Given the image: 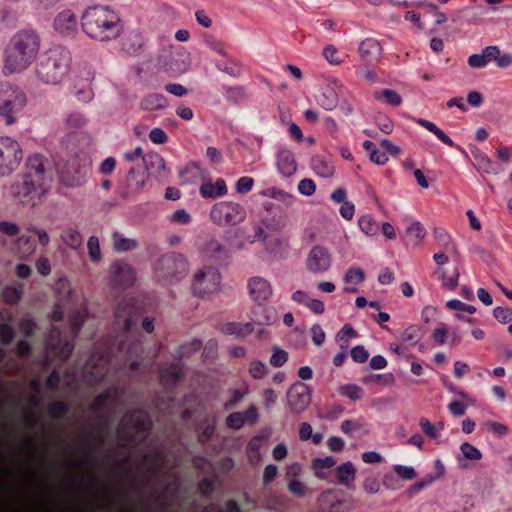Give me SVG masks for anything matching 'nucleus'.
Instances as JSON below:
<instances>
[{"label": "nucleus", "instance_id": "f257e3e1", "mask_svg": "<svg viewBox=\"0 0 512 512\" xmlns=\"http://www.w3.org/2000/svg\"><path fill=\"white\" fill-rule=\"evenodd\" d=\"M48 159L34 152L27 156L21 180L11 186V193L23 205L35 206L48 192Z\"/></svg>", "mask_w": 512, "mask_h": 512}, {"label": "nucleus", "instance_id": "f03ea898", "mask_svg": "<svg viewBox=\"0 0 512 512\" xmlns=\"http://www.w3.org/2000/svg\"><path fill=\"white\" fill-rule=\"evenodd\" d=\"M41 37L31 28L17 31L3 50L2 72L5 76L25 71L38 57Z\"/></svg>", "mask_w": 512, "mask_h": 512}, {"label": "nucleus", "instance_id": "7ed1b4c3", "mask_svg": "<svg viewBox=\"0 0 512 512\" xmlns=\"http://www.w3.org/2000/svg\"><path fill=\"white\" fill-rule=\"evenodd\" d=\"M81 20L84 32L99 41L116 39L123 31L119 16L107 7H89L83 13Z\"/></svg>", "mask_w": 512, "mask_h": 512}, {"label": "nucleus", "instance_id": "20e7f679", "mask_svg": "<svg viewBox=\"0 0 512 512\" xmlns=\"http://www.w3.org/2000/svg\"><path fill=\"white\" fill-rule=\"evenodd\" d=\"M152 422L143 410L126 413L117 427L118 448H133L140 444L149 434Z\"/></svg>", "mask_w": 512, "mask_h": 512}, {"label": "nucleus", "instance_id": "39448f33", "mask_svg": "<svg viewBox=\"0 0 512 512\" xmlns=\"http://www.w3.org/2000/svg\"><path fill=\"white\" fill-rule=\"evenodd\" d=\"M28 103L25 92L17 86L5 84L0 87V117L6 125H13Z\"/></svg>", "mask_w": 512, "mask_h": 512}, {"label": "nucleus", "instance_id": "423d86ee", "mask_svg": "<svg viewBox=\"0 0 512 512\" xmlns=\"http://www.w3.org/2000/svg\"><path fill=\"white\" fill-rule=\"evenodd\" d=\"M70 57L60 50L50 51L38 68L39 77L47 84H58L69 70Z\"/></svg>", "mask_w": 512, "mask_h": 512}, {"label": "nucleus", "instance_id": "0eeeda50", "mask_svg": "<svg viewBox=\"0 0 512 512\" xmlns=\"http://www.w3.org/2000/svg\"><path fill=\"white\" fill-rule=\"evenodd\" d=\"M246 218L245 208L238 202L220 201L210 210L211 221L221 227L235 226Z\"/></svg>", "mask_w": 512, "mask_h": 512}, {"label": "nucleus", "instance_id": "6e6552de", "mask_svg": "<svg viewBox=\"0 0 512 512\" xmlns=\"http://www.w3.org/2000/svg\"><path fill=\"white\" fill-rule=\"evenodd\" d=\"M221 274L214 266L198 269L192 278L191 289L195 296L205 298L220 290Z\"/></svg>", "mask_w": 512, "mask_h": 512}, {"label": "nucleus", "instance_id": "1a4fd4ad", "mask_svg": "<svg viewBox=\"0 0 512 512\" xmlns=\"http://www.w3.org/2000/svg\"><path fill=\"white\" fill-rule=\"evenodd\" d=\"M86 159L79 154L69 156L63 162L56 164L60 182L67 187L79 186L84 177L83 169Z\"/></svg>", "mask_w": 512, "mask_h": 512}, {"label": "nucleus", "instance_id": "9d476101", "mask_svg": "<svg viewBox=\"0 0 512 512\" xmlns=\"http://www.w3.org/2000/svg\"><path fill=\"white\" fill-rule=\"evenodd\" d=\"M22 159L23 151L16 140L9 136L0 137V174H10Z\"/></svg>", "mask_w": 512, "mask_h": 512}, {"label": "nucleus", "instance_id": "9b49d317", "mask_svg": "<svg viewBox=\"0 0 512 512\" xmlns=\"http://www.w3.org/2000/svg\"><path fill=\"white\" fill-rule=\"evenodd\" d=\"M108 278L113 287L128 288L136 282V270L131 264L117 260L111 264Z\"/></svg>", "mask_w": 512, "mask_h": 512}, {"label": "nucleus", "instance_id": "f8f14e48", "mask_svg": "<svg viewBox=\"0 0 512 512\" xmlns=\"http://www.w3.org/2000/svg\"><path fill=\"white\" fill-rule=\"evenodd\" d=\"M110 360L108 352L91 355L84 367L85 377L90 384L94 385L102 381L107 374Z\"/></svg>", "mask_w": 512, "mask_h": 512}, {"label": "nucleus", "instance_id": "ddd939ff", "mask_svg": "<svg viewBox=\"0 0 512 512\" xmlns=\"http://www.w3.org/2000/svg\"><path fill=\"white\" fill-rule=\"evenodd\" d=\"M187 263L182 257L163 256L157 264L158 276L163 279L178 278L186 271Z\"/></svg>", "mask_w": 512, "mask_h": 512}, {"label": "nucleus", "instance_id": "4468645a", "mask_svg": "<svg viewBox=\"0 0 512 512\" xmlns=\"http://www.w3.org/2000/svg\"><path fill=\"white\" fill-rule=\"evenodd\" d=\"M247 289L251 300L257 305H263L268 302L273 295L270 282L259 276L251 277L248 280Z\"/></svg>", "mask_w": 512, "mask_h": 512}, {"label": "nucleus", "instance_id": "2eb2a0df", "mask_svg": "<svg viewBox=\"0 0 512 512\" xmlns=\"http://www.w3.org/2000/svg\"><path fill=\"white\" fill-rule=\"evenodd\" d=\"M140 314V307L131 299L118 304L115 311V319L118 324H123V331L127 332L138 320Z\"/></svg>", "mask_w": 512, "mask_h": 512}, {"label": "nucleus", "instance_id": "dca6fc26", "mask_svg": "<svg viewBox=\"0 0 512 512\" xmlns=\"http://www.w3.org/2000/svg\"><path fill=\"white\" fill-rule=\"evenodd\" d=\"M306 265L308 270L315 274L327 271L331 265L328 250L320 245L314 246L308 254Z\"/></svg>", "mask_w": 512, "mask_h": 512}, {"label": "nucleus", "instance_id": "f3484780", "mask_svg": "<svg viewBox=\"0 0 512 512\" xmlns=\"http://www.w3.org/2000/svg\"><path fill=\"white\" fill-rule=\"evenodd\" d=\"M287 400L294 413L304 411L311 402L309 388L305 384L293 385L287 393Z\"/></svg>", "mask_w": 512, "mask_h": 512}, {"label": "nucleus", "instance_id": "a211bd4d", "mask_svg": "<svg viewBox=\"0 0 512 512\" xmlns=\"http://www.w3.org/2000/svg\"><path fill=\"white\" fill-rule=\"evenodd\" d=\"M54 28L62 35H72L77 31L78 19L71 10L60 12L54 19Z\"/></svg>", "mask_w": 512, "mask_h": 512}, {"label": "nucleus", "instance_id": "6ab92c4d", "mask_svg": "<svg viewBox=\"0 0 512 512\" xmlns=\"http://www.w3.org/2000/svg\"><path fill=\"white\" fill-rule=\"evenodd\" d=\"M382 47L380 43L372 38H367L360 43L359 53L366 63H377L380 59Z\"/></svg>", "mask_w": 512, "mask_h": 512}, {"label": "nucleus", "instance_id": "aec40b11", "mask_svg": "<svg viewBox=\"0 0 512 512\" xmlns=\"http://www.w3.org/2000/svg\"><path fill=\"white\" fill-rule=\"evenodd\" d=\"M200 194L203 198L215 199L227 194V186L223 179L219 178L213 183L211 180L203 182L200 186Z\"/></svg>", "mask_w": 512, "mask_h": 512}, {"label": "nucleus", "instance_id": "412c9836", "mask_svg": "<svg viewBox=\"0 0 512 512\" xmlns=\"http://www.w3.org/2000/svg\"><path fill=\"white\" fill-rule=\"evenodd\" d=\"M112 248L117 253L130 252L139 247L137 239L128 238L123 233L118 231L113 232L112 236Z\"/></svg>", "mask_w": 512, "mask_h": 512}, {"label": "nucleus", "instance_id": "4be33fe9", "mask_svg": "<svg viewBox=\"0 0 512 512\" xmlns=\"http://www.w3.org/2000/svg\"><path fill=\"white\" fill-rule=\"evenodd\" d=\"M279 171L285 176H292L297 170V164L293 154L289 151H282L277 157Z\"/></svg>", "mask_w": 512, "mask_h": 512}, {"label": "nucleus", "instance_id": "5701e85b", "mask_svg": "<svg viewBox=\"0 0 512 512\" xmlns=\"http://www.w3.org/2000/svg\"><path fill=\"white\" fill-rule=\"evenodd\" d=\"M438 272L442 280V286L447 290H455L458 286L460 272L457 266L447 268L438 267Z\"/></svg>", "mask_w": 512, "mask_h": 512}, {"label": "nucleus", "instance_id": "b1692460", "mask_svg": "<svg viewBox=\"0 0 512 512\" xmlns=\"http://www.w3.org/2000/svg\"><path fill=\"white\" fill-rule=\"evenodd\" d=\"M319 508L322 512H340L342 501L332 491L323 492L319 499Z\"/></svg>", "mask_w": 512, "mask_h": 512}, {"label": "nucleus", "instance_id": "393cba45", "mask_svg": "<svg viewBox=\"0 0 512 512\" xmlns=\"http://www.w3.org/2000/svg\"><path fill=\"white\" fill-rule=\"evenodd\" d=\"M337 481L345 486H350L355 480V469L350 462L344 463L335 469Z\"/></svg>", "mask_w": 512, "mask_h": 512}, {"label": "nucleus", "instance_id": "a878e982", "mask_svg": "<svg viewBox=\"0 0 512 512\" xmlns=\"http://www.w3.org/2000/svg\"><path fill=\"white\" fill-rule=\"evenodd\" d=\"M182 377V368L179 365L172 364L163 369L160 373V382L163 385H174Z\"/></svg>", "mask_w": 512, "mask_h": 512}, {"label": "nucleus", "instance_id": "bb28decb", "mask_svg": "<svg viewBox=\"0 0 512 512\" xmlns=\"http://www.w3.org/2000/svg\"><path fill=\"white\" fill-rule=\"evenodd\" d=\"M61 239L67 246L73 249L79 248L83 243L82 235L79 231L73 228L63 230Z\"/></svg>", "mask_w": 512, "mask_h": 512}, {"label": "nucleus", "instance_id": "cd10ccee", "mask_svg": "<svg viewBox=\"0 0 512 512\" xmlns=\"http://www.w3.org/2000/svg\"><path fill=\"white\" fill-rule=\"evenodd\" d=\"M118 391L116 389H107L104 392L98 394L93 402L91 403L89 409L91 411H99L101 410L110 399H115L117 397Z\"/></svg>", "mask_w": 512, "mask_h": 512}, {"label": "nucleus", "instance_id": "c85d7f7f", "mask_svg": "<svg viewBox=\"0 0 512 512\" xmlns=\"http://www.w3.org/2000/svg\"><path fill=\"white\" fill-rule=\"evenodd\" d=\"M271 436L272 429L270 427L260 429L250 440L248 448H261L268 445Z\"/></svg>", "mask_w": 512, "mask_h": 512}, {"label": "nucleus", "instance_id": "c756f323", "mask_svg": "<svg viewBox=\"0 0 512 512\" xmlns=\"http://www.w3.org/2000/svg\"><path fill=\"white\" fill-rule=\"evenodd\" d=\"M363 148L369 153L370 160L378 165H383L388 161V156L386 153L381 152L377 149L376 145L370 141L366 140L363 143Z\"/></svg>", "mask_w": 512, "mask_h": 512}, {"label": "nucleus", "instance_id": "7c9ffc66", "mask_svg": "<svg viewBox=\"0 0 512 512\" xmlns=\"http://www.w3.org/2000/svg\"><path fill=\"white\" fill-rule=\"evenodd\" d=\"M253 325L251 323H228L224 331L226 334L236 335L238 337H244L253 332Z\"/></svg>", "mask_w": 512, "mask_h": 512}, {"label": "nucleus", "instance_id": "2f4dec72", "mask_svg": "<svg viewBox=\"0 0 512 512\" xmlns=\"http://www.w3.org/2000/svg\"><path fill=\"white\" fill-rule=\"evenodd\" d=\"M336 464V460L331 457L317 458L313 461V468L318 478L326 477V469L333 467Z\"/></svg>", "mask_w": 512, "mask_h": 512}, {"label": "nucleus", "instance_id": "473e14b6", "mask_svg": "<svg viewBox=\"0 0 512 512\" xmlns=\"http://www.w3.org/2000/svg\"><path fill=\"white\" fill-rule=\"evenodd\" d=\"M418 123L421 126H423L424 128H426L427 130H429L430 132H432L444 144L451 146V147L454 145L453 141L441 129H439L434 123H432L428 120H424V119H419Z\"/></svg>", "mask_w": 512, "mask_h": 512}, {"label": "nucleus", "instance_id": "72a5a7b5", "mask_svg": "<svg viewBox=\"0 0 512 512\" xmlns=\"http://www.w3.org/2000/svg\"><path fill=\"white\" fill-rule=\"evenodd\" d=\"M69 405L63 401H53L47 406V413L51 418L58 419L66 415Z\"/></svg>", "mask_w": 512, "mask_h": 512}, {"label": "nucleus", "instance_id": "f704fd0d", "mask_svg": "<svg viewBox=\"0 0 512 512\" xmlns=\"http://www.w3.org/2000/svg\"><path fill=\"white\" fill-rule=\"evenodd\" d=\"M339 393L352 401L360 400L363 397V389L355 384L340 386Z\"/></svg>", "mask_w": 512, "mask_h": 512}, {"label": "nucleus", "instance_id": "c9c22d12", "mask_svg": "<svg viewBox=\"0 0 512 512\" xmlns=\"http://www.w3.org/2000/svg\"><path fill=\"white\" fill-rule=\"evenodd\" d=\"M17 247L21 258H27L35 252V245L30 237L21 236L17 240Z\"/></svg>", "mask_w": 512, "mask_h": 512}, {"label": "nucleus", "instance_id": "e433bc0d", "mask_svg": "<svg viewBox=\"0 0 512 512\" xmlns=\"http://www.w3.org/2000/svg\"><path fill=\"white\" fill-rule=\"evenodd\" d=\"M375 99H384L387 104L391 106H399L402 102L401 96L394 90L384 89L381 92H376Z\"/></svg>", "mask_w": 512, "mask_h": 512}, {"label": "nucleus", "instance_id": "4c0bfd02", "mask_svg": "<svg viewBox=\"0 0 512 512\" xmlns=\"http://www.w3.org/2000/svg\"><path fill=\"white\" fill-rule=\"evenodd\" d=\"M248 373L253 379L259 380L267 375L268 368L263 362L259 360H253L249 363Z\"/></svg>", "mask_w": 512, "mask_h": 512}, {"label": "nucleus", "instance_id": "58836bf2", "mask_svg": "<svg viewBox=\"0 0 512 512\" xmlns=\"http://www.w3.org/2000/svg\"><path fill=\"white\" fill-rule=\"evenodd\" d=\"M147 170L152 168L165 169V160L158 153H149L143 158Z\"/></svg>", "mask_w": 512, "mask_h": 512}, {"label": "nucleus", "instance_id": "ea45409f", "mask_svg": "<svg viewBox=\"0 0 512 512\" xmlns=\"http://www.w3.org/2000/svg\"><path fill=\"white\" fill-rule=\"evenodd\" d=\"M242 415L243 423L244 425L253 426L259 421V411L258 408L251 404L249 405L245 411L240 412Z\"/></svg>", "mask_w": 512, "mask_h": 512}, {"label": "nucleus", "instance_id": "a19ab883", "mask_svg": "<svg viewBox=\"0 0 512 512\" xmlns=\"http://www.w3.org/2000/svg\"><path fill=\"white\" fill-rule=\"evenodd\" d=\"M242 415L243 423L244 425L253 426L259 421V411L258 408L251 404L249 405L245 411L240 412Z\"/></svg>", "mask_w": 512, "mask_h": 512}, {"label": "nucleus", "instance_id": "79ce46f5", "mask_svg": "<svg viewBox=\"0 0 512 512\" xmlns=\"http://www.w3.org/2000/svg\"><path fill=\"white\" fill-rule=\"evenodd\" d=\"M88 254L93 262H98L102 258L99 239L96 236H91L87 242Z\"/></svg>", "mask_w": 512, "mask_h": 512}, {"label": "nucleus", "instance_id": "37998d69", "mask_svg": "<svg viewBox=\"0 0 512 512\" xmlns=\"http://www.w3.org/2000/svg\"><path fill=\"white\" fill-rule=\"evenodd\" d=\"M201 432L199 433V440L201 443L207 441L215 431V419L206 418L200 426Z\"/></svg>", "mask_w": 512, "mask_h": 512}, {"label": "nucleus", "instance_id": "c03bdc74", "mask_svg": "<svg viewBox=\"0 0 512 512\" xmlns=\"http://www.w3.org/2000/svg\"><path fill=\"white\" fill-rule=\"evenodd\" d=\"M359 227L367 235H374L378 231V224L368 215L360 217Z\"/></svg>", "mask_w": 512, "mask_h": 512}, {"label": "nucleus", "instance_id": "a18cd8bd", "mask_svg": "<svg viewBox=\"0 0 512 512\" xmlns=\"http://www.w3.org/2000/svg\"><path fill=\"white\" fill-rule=\"evenodd\" d=\"M202 251L211 257L217 256L224 252V247L216 239L206 241L202 247Z\"/></svg>", "mask_w": 512, "mask_h": 512}, {"label": "nucleus", "instance_id": "49530a36", "mask_svg": "<svg viewBox=\"0 0 512 512\" xmlns=\"http://www.w3.org/2000/svg\"><path fill=\"white\" fill-rule=\"evenodd\" d=\"M364 279H365L364 271L360 268H355V267L350 268L344 276V281L346 283H350V284H354V285H358V284L362 283L364 281Z\"/></svg>", "mask_w": 512, "mask_h": 512}, {"label": "nucleus", "instance_id": "de8ad7c7", "mask_svg": "<svg viewBox=\"0 0 512 512\" xmlns=\"http://www.w3.org/2000/svg\"><path fill=\"white\" fill-rule=\"evenodd\" d=\"M21 418L24 426L29 429L35 428L39 421L37 413L32 408L23 409Z\"/></svg>", "mask_w": 512, "mask_h": 512}, {"label": "nucleus", "instance_id": "09e8293b", "mask_svg": "<svg viewBox=\"0 0 512 512\" xmlns=\"http://www.w3.org/2000/svg\"><path fill=\"white\" fill-rule=\"evenodd\" d=\"M287 489L296 497H304L307 493V486L300 479H291L287 482Z\"/></svg>", "mask_w": 512, "mask_h": 512}, {"label": "nucleus", "instance_id": "8fccbe9b", "mask_svg": "<svg viewBox=\"0 0 512 512\" xmlns=\"http://www.w3.org/2000/svg\"><path fill=\"white\" fill-rule=\"evenodd\" d=\"M288 360V353L277 347L273 348V354L270 357V364L273 367H282Z\"/></svg>", "mask_w": 512, "mask_h": 512}, {"label": "nucleus", "instance_id": "3c124183", "mask_svg": "<svg viewBox=\"0 0 512 512\" xmlns=\"http://www.w3.org/2000/svg\"><path fill=\"white\" fill-rule=\"evenodd\" d=\"M22 292L16 287H6L3 291V299L8 304H16L21 299Z\"/></svg>", "mask_w": 512, "mask_h": 512}, {"label": "nucleus", "instance_id": "603ef678", "mask_svg": "<svg viewBox=\"0 0 512 512\" xmlns=\"http://www.w3.org/2000/svg\"><path fill=\"white\" fill-rule=\"evenodd\" d=\"M163 102H164V98L162 95L160 94H151L149 96H147L142 104L144 105V107L146 109H158V108H161L163 106Z\"/></svg>", "mask_w": 512, "mask_h": 512}, {"label": "nucleus", "instance_id": "864d4df0", "mask_svg": "<svg viewBox=\"0 0 512 512\" xmlns=\"http://www.w3.org/2000/svg\"><path fill=\"white\" fill-rule=\"evenodd\" d=\"M85 321V311H77L69 317V323L71 330L74 334H77Z\"/></svg>", "mask_w": 512, "mask_h": 512}, {"label": "nucleus", "instance_id": "5fc2aeb1", "mask_svg": "<svg viewBox=\"0 0 512 512\" xmlns=\"http://www.w3.org/2000/svg\"><path fill=\"white\" fill-rule=\"evenodd\" d=\"M462 457L458 458L459 466L462 468H467L469 465L467 463L468 460H479L482 455L480 450H462Z\"/></svg>", "mask_w": 512, "mask_h": 512}, {"label": "nucleus", "instance_id": "6e6d98bb", "mask_svg": "<svg viewBox=\"0 0 512 512\" xmlns=\"http://www.w3.org/2000/svg\"><path fill=\"white\" fill-rule=\"evenodd\" d=\"M226 426L232 430H239L244 426L240 412H233L226 417Z\"/></svg>", "mask_w": 512, "mask_h": 512}, {"label": "nucleus", "instance_id": "4d7b16f0", "mask_svg": "<svg viewBox=\"0 0 512 512\" xmlns=\"http://www.w3.org/2000/svg\"><path fill=\"white\" fill-rule=\"evenodd\" d=\"M323 55L329 63L334 65H338L342 61L338 50L333 45H327L323 50Z\"/></svg>", "mask_w": 512, "mask_h": 512}, {"label": "nucleus", "instance_id": "13d9d810", "mask_svg": "<svg viewBox=\"0 0 512 512\" xmlns=\"http://www.w3.org/2000/svg\"><path fill=\"white\" fill-rule=\"evenodd\" d=\"M248 392V388H244L243 390H240V389H234L232 391V397L225 402L224 404V408L226 410L228 409H231L232 407H234L236 404H238L241 399L247 394Z\"/></svg>", "mask_w": 512, "mask_h": 512}, {"label": "nucleus", "instance_id": "bf43d9fd", "mask_svg": "<svg viewBox=\"0 0 512 512\" xmlns=\"http://www.w3.org/2000/svg\"><path fill=\"white\" fill-rule=\"evenodd\" d=\"M254 180L251 177H241L236 183V191L240 194H246L253 188Z\"/></svg>", "mask_w": 512, "mask_h": 512}, {"label": "nucleus", "instance_id": "052dcab7", "mask_svg": "<svg viewBox=\"0 0 512 512\" xmlns=\"http://www.w3.org/2000/svg\"><path fill=\"white\" fill-rule=\"evenodd\" d=\"M394 471L400 478L404 480H412L416 477L415 470L409 466L395 465Z\"/></svg>", "mask_w": 512, "mask_h": 512}, {"label": "nucleus", "instance_id": "680f3d73", "mask_svg": "<svg viewBox=\"0 0 512 512\" xmlns=\"http://www.w3.org/2000/svg\"><path fill=\"white\" fill-rule=\"evenodd\" d=\"M298 189L301 194L311 196L316 191V185L313 180L305 178L299 182Z\"/></svg>", "mask_w": 512, "mask_h": 512}, {"label": "nucleus", "instance_id": "e2e57ef3", "mask_svg": "<svg viewBox=\"0 0 512 512\" xmlns=\"http://www.w3.org/2000/svg\"><path fill=\"white\" fill-rule=\"evenodd\" d=\"M314 168L323 177H331L334 174V167L323 160L317 161Z\"/></svg>", "mask_w": 512, "mask_h": 512}, {"label": "nucleus", "instance_id": "0e129e2a", "mask_svg": "<svg viewBox=\"0 0 512 512\" xmlns=\"http://www.w3.org/2000/svg\"><path fill=\"white\" fill-rule=\"evenodd\" d=\"M351 357L357 363H364L369 357L368 351L361 345L355 346L351 350Z\"/></svg>", "mask_w": 512, "mask_h": 512}, {"label": "nucleus", "instance_id": "69168bd1", "mask_svg": "<svg viewBox=\"0 0 512 512\" xmlns=\"http://www.w3.org/2000/svg\"><path fill=\"white\" fill-rule=\"evenodd\" d=\"M14 338V330L8 324L0 325V340L6 345L9 344Z\"/></svg>", "mask_w": 512, "mask_h": 512}, {"label": "nucleus", "instance_id": "338daca9", "mask_svg": "<svg viewBox=\"0 0 512 512\" xmlns=\"http://www.w3.org/2000/svg\"><path fill=\"white\" fill-rule=\"evenodd\" d=\"M357 332L354 330L352 325L345 324L343 328L339 331L337 337L339 341L347 343V341L351 338L356 337Z\"/></svg>", "mask_w": 512, "mask_h": 512}, {"label": "nucleus", "instance_id": "774afa93", "mask_svg": "<svg viewBox=\"0 0 512 512\" xmlns=\"http://www.w3.org/2000/svg\"><path fill=\"white\" fill-rule=\"evenodd\" d=\"M149 138L155 144H164L168 140L167 134L161 128L152 129Z\"/></svg>", "mask_w": 512, "mask_h": 512}]
</instances>
